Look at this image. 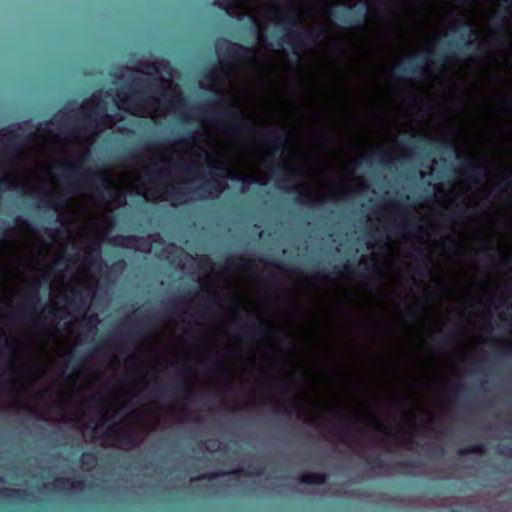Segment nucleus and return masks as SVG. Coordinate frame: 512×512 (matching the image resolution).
I'll use <instances>...</instances> for the list:
<instances>
[{"label": "nucleus", "instance_id": "obj_46", "mask_svg": "<svg viewBox=\"0 0 512 512\" xmlns=\"http://www.w3.org/2000/svg\"><path fill=\"white\" fill-rule=\"evenodd\" d=\"M468 390L469 389L467 387H464V386L454 390L455 400H457L463 407L466 406V403H465L464 400H462L460 398V395H461L462 392H468Z\"/></svg>", "mask_w": 512, "mask_h": 512}, {"label": "nucleus", "instance_id": "obj_62", "mask_svg": "<svg viewBox=\"0 0 512 512\" xmlns=\"http://www.w3.org/2000/svg\"><path fill=\"white\" fill-rule=\"evenodd\" d=\"M423 418L427 422H432L434 420L433 416L427 412L423 414Z\"/></svg>", "mask_w": 512, "mask_h": 512}, {"label": "nucleus", "instance_id": "obj_1", "mask_svg": "<svg viewBox=\"0 0 512 512\" xmlns=\"http://www.w3.org/2000/svg\"><path fill=\"white\" fill-rule=\"evenodd\" d=\"M222 233H218V251L216 261L217 275V355H216V373H217V408L219 413L218 420V448L224 443V423L221 420V412L224 411V246L221 244Z\"/></svg>", "mask_w": 512, "mask_h": 512}, {"label": "nucleus", "instance_id": "obj_34", "mask_svg": "<svg viewBox=\"0 0 512 512\" xmlns=\"http://www.w3.org/2000/svg\"><path fill=\"white\" fill-rule=\"evenodd\" d=\"M117 333L122 335L126 340H136L142 337L140 329L123 331L122 328H119Z\"/></svg>", "mask_w": 512, "mask_h": 512}, {"label": "nucleus", "instance_id": "obj_43", "mask_svg": "<svg viewBox=\"0 0 512 512\" xmlns=\"http://www.w3.org/2000/svg\"><path fill=\"white\" fill-rule=\"evenodd\" d=\"M396 467L399 469H410L417 467V464L411 460H402L396 463Z\"/></svg>", "mask_w": 512, "mask_h": 512}, {"label": "nucleus", "instance_id": "obj_10", "mask_svg": "<svg viewBox=\"0 0 512 512\" xmlns=\"http://www.w3.org/2000/svg\"><path fill=\"white\" fill-rule=\"evenodd\" d=\"M297 171L289 167L285 162H278L274 164L271 169V177L279 180L282 185L280 187L288 189L293 188L297 190L299 185L296 184Z\"/></svg>", "mask_w": 512, "mask_h": 512}, {"label": "nucleus", "instance_id": "obj_36", "mask_svg": "<svg viewBox=\"0 0 512 512\" xmlns=\"http://www.w3.org/2000/svg\"><path fill=\"white\" fill-rule=\"evenodd\" d=\"M460 27L463 28L464 31L468 32L467 33L468 39L465 41L464 46L469 47L470 45H472V42L470 40L471 24L468 20H463L460 23ZM458 28H459V26H453L452 30L456 31V30H458Z\"/></svg>", "mask_w": 512, "mask_h": 512}, {"label": "nucleus", "instance_id": "obj_60", "mask_svg": "<svg viewBox=\"0 0 512 512\" xmlns=\"http://www.w3.org/2000/svg\"><path fill=\"white\" fill-rule=\"evenodd\" d=\"M461 216L462 215L459 213H452V214L448 215L446 218L449 221H455V220H458Z\"/></svg>", "mask_w": 512, "mask_h": 512}, {"label": "nucleus", "instance_id": "obj_47", "mask_svg": "<svg viewBox=\"0 0 512 512\" xmlns=\"http://www.w3.org/2000/svg\"><path fill=\"white\" fill-rule=\"evenodd\" d=\"M167 103L171 106H174L177 109H181L187 105L185 98L182 96L175 101H168Z\"/></svg>", "mask_w": 512, "mask_h": 512}, {"label": "nucleus", "instance_id": "obj_61", "mask_svg": "<svg viewBox=\"0 0 512 512\" xmlns=\"http://www.w3.org/2000/svg\"><path fill=\"white\" fill-rule=\"evenodd\" d=\"M280 340H281V341L288 342V343H289V344H291V345H294V342H293V340H292V337H291V336H289V335H282V336L280 337Z\"/></svg>", "mask_w": 512, "mask_h": 512}, {"label": "nucleus", "instance_id": "obj_58", "mask_svg": "<svg viewBox=\"0 0 512 512\" xmlns=\"http://www.w3.org/2000/svg\"><path fill=\"white\" fill-rule=\"evenodd\" d=\"M474 52L477 53V54H483L485 52V46L483 44H478L474 48Z\"/></svg>", "mask_w": 512, "mask_h": 512}, {"label": "nucleus", "instance_id": "obj_28", "mask_svg": "<svg viewBox=\"0 0 512 512\" xmlns=\"http://www.w3.org/2000/svg\"><path fill=\"white\" fill-rule=\"evenodd\" d=\"M83 468L86 470L93 469L97 464V456L92 451L83 452L80 458Z\"/></svg>", "mask_w": 512, "mask_h": 512}, {"label": "nucleus", "instance_id": "obj_57", "mask_svg": "<svg viewBox=\"0 0 512 512\" xmlns=\"http://www.w3.org/2000/svg\"><path fill=\"white\" fill-rule=\"evenodd\" d=\"M11 182V179L10 177L8 176H4L0 179V188H2L3 186H6L7 184H9Z\"/></svg>", "mask_w": 512, "mask_h": 512}, {"label": "nucleus", "instance_id": "obj_50", "mask_svg": "<svg viewBox=\"0 0 512 512\" xmlns=\"http://www.w3.org/2000/svg\"><path fill=\"white\" fill-rule=\"evenodd\" d=\"M245 182H249V183H253V184H262V182L260 181V179L258 177H247L244 179V182H243V190L245 191L246 190V187H245Z\"/></svg>", "mask_w": 512, "mask_h": 512}, {"label": "nucleus", "instance_id": "obj_29", "mask_svg": "<svg viewBox=\"0 0 512 512\" xmlns=\"http://www.w3.org/2000/svg\"><path fill=\"white\" fill-rule=\"evenodd\" d=\"M258 261L265 265L277 268L282 271H292L293 273H297V274L300 273V269H298V268H289L288 269L285 265H283L282 263H280L276 260H270L265 257H260V258H258Z\"/></svg>", "mask_w": 512, "mask_h": 512}, {"label": "nucleus", "instance_id": "obj_7", "mask_svg": "<svg viewBox=\"0 0 512 512\" xmlns=\"http://www.w3.org/2000/svg\"><path fill=\"white\" fill-rule=\"evenodd\" d=\"M165 80L162 77H154L153 79L143 80L138 79L134 81V84L131 85V89L129 93H119L118 97L121 101L131 104L135 109H126L122 108L126 112L131 115H138V105H136V100L140 102H145L147 100L146 90H154L158 84L163 83Z\"/></svg>", "mask_w": 512, "mask_h": 512}, {"label": "nucleus", "instance_id": "obj_27", "mask_svg": "<svg viewBox=\"0 0 512 512\" xmlns=\"http://www.w3.org/2000/svg\"><path fill=\"white\" fill-rule=\"evenodd\" d=\"M418 55H414V56H411L409 58V63L410 65L409 66H401V65H398L396 67V69L393 71V73L395 74L396 73V70H401L405 73H411V74H415V75H419V76H422L424 73H425V70L423 67H420L418 65H412V63L414 62V60L417 58Z\"/></svg>", "mask_w": 512, "mask_h": 512}, {"label": "nucleus", "instance_id": "obj_5", "mask_svg": "<svg viewBox=\"0 0 512 512\" xmlns=\"http://www.w3.org/2000/svg\"><path fill=\"white\" fill-rule=\"evenodd\" d=\"M83 160L84 156L79 163L61 164L60 179L71 187H76L79 184L89 185L92 184L95 180H99L104 188H109L111 186V181L104 172L90 169L85 170L83 173L79 171V169H81Z\"/></svg>", "mask_w": 512, "mask_h": 512}, {"label": "nucleus", "instance_id": "obj_6", "mask_svg": "<svg viewBox=\"0 0 512 512\" xmlns=\"http://www.w3.org/2000/svg\"><path fill=\"white\" fill-rule=\"evenodd\" d=\"M270 333L269 322L258 312L249 310L239 327L240 337L248 342H254L257 337L267 338Z\"/></svg>", "mask_w": 512, "mask_h": 512}, {"label": "nucleus", "instance_id": "obj_12", "mask_svg": "<svg viewBox=\"0 0 512 512\" xmlns=\"http://www.w3.org/2000/svg\"><path fill=\"white\" fill-rule=\"evenodd\" d=\"M235 55L240 64L248 69L256 68L260 60V56L256 50L244 45L236 46Z\"/></svg>", "mask_w": 512, "mask_h": 512}, {"label": "nucleus", "instance_id": "obj_21", "mask_svg": "<svg viewBox=\"0 0 512 512\" xmlns=\"http://www.w3.org/2000/svg\"><path fill=\"white\" fill-rule=\"evenodd\" d=\"M238 471L247 477H257L264 473V467L257 462L244 461L242 468H240Z\"/></svg>", "mask_w": 512, "mask_h": 512}, {"label": "nucleus", "instance_id": "obj_38", "mask_svg": "<svg viewBox=\"0 0 512 512\" xmlns=\"http://www.w3.org/2000/svg\"><path fill=\"white\" fill-rule=\"evenodd\" d=\"M56 199V196L54 193L48 191L45 193V197L42 199V202L45 206L49 208H57L56 204L54 203V200Z\"/></svg>", "mask_w": 512, "mask_h": 512}, {"label": "nucleus", "instance_id": "obj_55", "mask_svg": "<svg viewBox=\"0 0 512 512\" xmlns=\"http://www.w3.org/2000/svg\"><path fill=\"white\" fill-rule=\"evenodd\" d=\"M350 272H352V267L349 266V265H346L343 270L342 269H337V271H336V273L338 275L346 274V273H350Z\"/></svg>", "mask_w": 512, "mask_h": 512}, {"label": "nucleus", "instance_id": "obj_13", "mask_svg": "<svg viewBox=\"0 0 512 512\" xmlns=\"http://www.w3.org/2000/svg\"><path fill=\"white\" fill-rule=\"evenodd\" d=\"M104 436L131 447L136 446L138 443L136 436L133 433L121 429L118 425L108 428L104 433Z\"/></svg>", "mask_w": 512, "mask_h": 512}, {"label": "nucleus", "instance_id": "obj_15", "mask_svg": "<svg viewBox=\"0 0 512 512\" xmlns=\"http://www.w3.org/2000/svg\"><path fill=\"white\" fill-rule=\"evenodd\" d=\"M229 266V259L226 257V271L228 270ZM230 298V284L228 275L226 274V312L228 311V302ZM226 396L228 395V392L230 390V363H229V347H228V341L226 340ZM230 410L228 400L226 399V414Z\"/></svg>", "mask_w": 512, "mask_h": 512}, {"label": "nucleus", "instance_id": "obj_26", "mask_svg": "<svg viewBox=\"0 0 512 512\" xmlns=\"http://www.w3.org/2000/svg\"><path fill=\"white\" fill-rule=\"evenodd\" d=\"M103 118H109V115L106 113V109H95L92 113H88L84 115L83 121L89 126V127H96L97 125V118L98 117Z\"/></svg>", "mask_w": 512, "mask_h": 512}, {"label": "nucleus", "instance_id": "obj_18", "mask_svg": "<svg viewBox=\"0 0 512 512\" xmlns=\"http://www.w3.org/2000/svg\"><path fill=\"white\" fill-rule=\"evenodd\" d=\"M460 172L468 175L475 182L480 181L485 176L484 166L474 161L466 162Z\"/></svg>", "mask_w": 512, "mask_h": 512}, {"label": "nucleus", "instance_id": "obj_19", "mask_svg": "<svg viewBox=\"0 0 512 512\" xmlns=\"http://www.w3.org/2000/svg\"><path fill=\"white\" fill-rule=\"evenodd\" d=\"M40 296L37 290H33L27 294L23 302V306L14 313H5L4 316L7 318H16L20 315L22 309H33L39 303Z\"/></svg>", "mask_w": 512, "mask_h": 512}, {"label": "nucleus", "instance_id": "obj_37", "mask_svg": "<svg viewBox=\"0 0 512 512\" xmlns=\"http://www.w3.org/2000/svg\"><path fill=\"white\" fill-rule=\"evenodd\" d=\"M20 137H21L20 134H17L15 132H11V137L8 140V142L4 144V149L9 151V152L16 151L17 147H15L13 144H14V142H18Z\"/></svg>", "mask_w": 512, "mask_h": 512}, {"label": "nucleus", "instance_id": "obj_8", "mask_svg": "<svg viewBox=\"0 0 512 512\" xmlns=\"http://www.w3.org/2000/svg\"><path fill=\"white\" fill-rule=\"evenodd\" d=\"M389 206L393 208L395 217L393 221L399 232L420 234L424 232V227L418 219H415L410 207L403 202L393 200L389 202Z\"/></svg>", "mask_w": 512, "mask_h": 512}, {"label": "nucleus", "instance_id": "obj_33", "mask_svg": "<svg viewBox=\"0 0 512 512\" xmlns=\"http://www.w3.org/2000/svg\"><path fill=\"white\" fill-rule=\"evenodd\" d=\"M184 304L183 297H172L165 302V306L172 311H178L179 308Z\"/></svg>", "mask_w": 512, "mask_h": 512}, {"label": "nucleus", "instance_id": "obj_16", "mask_svg": "<svg viewBox=\"0 0 512 512\" xmlns=\"http://www.w3.org/2000/svg\"><path fill=\"white\" fill-rule=\"evenodd\" d=\"M173 392L174 394H177L181 399L187 403H190L193 401V396L190 390L186 385L182 386H175L171 384H164L157 387V393H166V392Z\"/></svg>", "mask_w": 512, "mask_h": 512}, {"label": "nucleus", "instance_id": "obj_32", "mask_svg": "<svg viewBox=\"0 0 512 512\" xmlns=\"http://www.w3.org/2000/svg\"><path fill=\"white\" fill-rule=\"evenodd\" d=\"M485 452V445L483 443H477L463 448L459 451L460 455L467 454H483Z\"/></svg>", "mask_w": 512, "mask_h": 512}, {"label": "nucleus", "instance_id": "obj_2", "mask_svg": "<svg viewBox=\"0 0 512 512\" xmlns=\"http://www.w3.org/2000/svg\"><path fill=\"white\" fill-rule=\"evenodd\" d=\"M216 52V129H217V165L216 181L219 192V206L221 194L224 192V32L218 30L215 41ZM221 207L218 210V225L223 219Z\"/></svg>", "mask_w": 512, "mask_h": 512}, {"label": "nucleus", "instance_id": "obj_25", "mask_svg": "<svg viewBox=\"0 0 512 512\" xmlns=\"http://www.w3.org/2000/svg\"><path fill=\"white\" fill-rule=\"evenodd\" d=\"M428 58H433L434 63L443 66L445 63L457 60V55L455 52H450L448 54H436L434 52H429L428 56L425 57V60Z\"/></svg>", "mask_w": 512, "mask_h": 512}, {"label": "nucleus", "instance_id": "obj_59", "mask_svg": "<svg viewBox=\"0 0 512 512\" xmlns=\"http://www.w3.org/2000/svg\"><path fill=\"white\" fill-rule=\"evenodd\" d=\"M446 240L451 244V247H450L451 249H456V248H458V243H457V241L455 240V238H453V237H448Z\"/></svg>", "mask_w": 512, "mask_h": 512}, {"label": "nucleus", "instance_id": "obj_4", "mask_svg": "<svg viewBox=\"0 0 512 512\" xmlns=\"http://www.w3.org/2000/svg\"><path fill=\"white\" fill-rule=\"evenodd\" d=\"M201 157V154H194V159H192L190 163L185 166L186 173L194 179L200 180V183L193 188H190L186 185H171L165 190L166 198L176 202H184L189 197L195 196L199 194V192L207 190L208 181L206 180L205 169L204 166L198 161L201 159Z\"/></svg>", "mask_w": 512, "mask_h": 512}, {"label": "nucleus", "instance_id": "obj_20", "mask_svg": "<svg viewBox=\"0 0 512 512\" xmlns=\"http://www.w3.org/2000/svg\"><path fill=\"white\" fill-rule=\"evenodd\" d=\"M55 484L58 489L62 490H80L84 487V481L82 479H74L70 477L56 478Z\"/></svg>", "mask_w": 512, "mask_h": 512}, {"label": "nucleus", "instance_id": "obj_11", "mask_svg": "<svg viewBox=\"0 0 512 512\" xmlns=\"http://www.w3.org/2000/svg\"><path fill=\"white\" fill-rule=\"evenodd\" d=\"M289 37L295 40L294 48L302 51L312 45H315L319 34L314 29H308L305 31L291 30L288 33Z\"/></svg>", "mask_w": 512, "mask_h": 512}, {"label": "nucleus", "instance_id": "obj_63", "mask_svg": "<svg viewBox=\"0 0 512 512\" xmlns=\"http://www.w3.org/2000/svg\"><path fill=\"white\" fill-rule=\"evenodd\" d=\"M198 294L199 293H198V291L196 289L188 290L187 293H186V295L190 296V297H196V296H198Z\"/></svg>", "mask_w": 512, "mask_h": 512}, {"label": "nucleus", "instance_id": "obj_52", "mask_svg": "<svg viewBox=\"0 0 512 512\" xmlns=\"http://www.w3.org/2000/svg\"><path fill=\"white\" fill-rule=\"evenodd\" d=\"M487 257L491 261H494L496 259H501V260H508L509 259L508 256L500 254V253H498L497 255L496 254H487Z\"/></svg>", "mask_w": 512, "mask_h": 512}, {"label": "nucleus", "instance_id": "obj_30", "mask_svg": "<svg viewBox=\"0 0 512 512\" xmlns=\"http://www.w3.org/2000/svg\"><path fill=\"white\" fill-rule=\"evenodd\" d=\"M283 392L289 396H291V400L289 401V404L291 406L297 407L299 406L297 397L295 395L296 392V386L294 383L286 382L283 385Z\"/></svg>", "mask_w": 512, "mask_h": 512}, {"label": "nucleus", "instance_id": "obj_56", "mask_svg": "<svg viewBox=\"0 0 512 512\" xmlns=\"http://www.w3.org/2000/svg\"><path fill=\"white\" fill-rule=\"evenodd\" d=\"M213 4L220 10L224 11V0H214Z\"/></svg>", "mask_w": 512, "mask_h": 512}, {"label": "nucleus", "instance_id": "obj_3", "mask_svg": "<svg viewBox=\"0 0 512 512\" xmlns=\"http://www.w3.org/2000/svg\"><path fill=\"white\" fill-rule=\"evenodd\" d=\"M236 128L244 136L253 138L262 144H272L269 153L273 157L290 150L286 135L279 130H260L255 125L254 118L243 112L236 114Z\"/></svg>", "mask_w": 512, "mask_h": 512}, {"label": "nucleus", "instance_id": "obj_22", "mask_svg": "<svg viewBox=\"0 0 512 512\" xmlns=\"http://www.w3.org/2000/svg\"><path fill=\"white\" fill-rule=\"evenodd\" d=\"M326 473H307L298 478V482L303 485H322L327 481Z\"/></svg>", "mask_w": 512, "mask_h": 512}, {"label": "nucleus", "instance_id": "obj_31", "mask_svg": "<svg viewBox=\"0 0 512 512\" xmlns=\"http://www.w3.org/2000/svg\"><path fill=\"white\" fill-rule=\"evenodd\" d=\"M436 150L439 152H456L455 144L450 139H441L438 141V145L436 146Z\"/></svg>", "mask_w": 512, "mask_h": 512}, {"label": "nucleus", "instance_id": "obj_24", "mask_svg": "<svg viewBox=\"0 0 512 512\" xmlns=\"http://www.w3.org/2000/svg\"><path fill=\"white\" fill-rule=\"evenodd\" d=\"M69 306L74 311H81L87 308V299L84 297L82 292L75 291L72 296L69 298Z\"/></svg>", "mask_w": 512, "mask_h": 512}, {"label": "nucleus", "instance_id": "obj_14", "mask_svg": "<svg viewBox=\"0 0 512 512\" xmlns=\"http://www.w3.org/2000/svg\"><path fill=\"white\" fill-rule=\"evenodd\" d=\"M366 7V4L360 7H352L350 15L346 17L343 22L352 28H363L366 21Z\"/></svg>", "mask_w": 512, "mask_h": 512}, {"label": "nucleus", "instance_id": "obj_39", "mask_svg": "<svg viewBox=\"0 0 512 512\" xmlns=\"http://www.w3.org/2000/svg\"><path fill=\"white\" fill-rule=\"evenodd\" d=\"M273 405L276 409L277 412H280V413H283V414H287V415H291V411L290 409H288V403L287 402H283V401H274L273 402Z\"/></svg>", "mask_w": 512, "mask_h": 512}, {"label": "nucleus", "instance_id": "obj_9", "mask_svg": "<svg viewBox=\"0 0 512 512\" xmlns=\"http://www.w3.org/2000/svg\"><path fill=\"white\" fill-rule=\"evenodd\" d=\"M230 42L226 39V136L228 135L230 131L229 126V120L232 117V112L230 109V97H231V90H230V77L228 73V59L230 57ZM226 182L229 180H232L233 173L230 167L229 162V149H228V142L226 141ZM228 189V184L226 183V190Z\"/></svg>", "mask_w": 512, "mask_h": 512}, {"label": "nucleus", "instance_id": "obj_64", "mask_svg": "<svg viewBox=\"0 0 512 512\" xmlns=\"http://www.w3.org/2000/svg\"><path fill=\"white\" fill-rule=\"evenodd\" d=\"M48 315L53 316L54 318L57 317V310L55 308H49L47 310Z\"/></svg>", "mask_w": 512, "mask_h": 512}, {"label": "nucleus", "instance_id": "obj_54", "mask_svg": "<svg viewBox=\"0 0 512 512\" xmlns=\"http://www.w3.org/2000/svg\"><path fill=\"white\" fill-rule=\"evenodd\" d=\"M511 5H512V0H502L500 3V8L503 12H507Z\"/></svg>", "mask_w": 512, "mask_h": 512}, {"label": "nucleus", "instance_id": "obj_49", "mask_svg": "<svg viewBox=\"0 0 512 512\" xmlns=\"http://www.w3.org/2000/svg\"><path fill=\"white\" fill-rule=\"evenodd\" d=\"M165 173H166L165 169H163V170H161L160 172H157V173H149L148 174V179L151 180V181H154L156 179L162 178Z\"/></svg>", "mask_w": 512, "mask_h": 512}, {"label": "nucleus", "instance_id": "obj_35", "mask_svg": "<svg viewBox=\"0 0 512 512\" xmlns=\"http://www.w3.org/2000/svg\"><path fill=\"white\" fill-rule=\"evenodd\" d=\"M239 261H240L241 268L244 271H246L250 274H253L256 272V265H255V261L253 259L240 258Z\"/></svg>", "mask_w": 512, "mask_h": 512}, {"label": "nucleus", "instance_id": "obj_42", "mask_svg": "<svg viewBox=\"0 0 512 512\" xmlns=\"http://www.w3.org/2000/svg\"><path fill=\"white\" fill-rule=\"evenodd\" d=\"M377 159L381 164L384 165H391L392 161L389 160V154L386 151H379L377 153Z\"/></svg>", "mask_w": 512, "mask_h": 512}, {"label": "nucleus", "instance_id": "obj_41", "mask_svg": "<svg viewBox=\"0 0 512 512\" xmlns=\"http://www.w3.org/2000/svg\"><path fill=\"white\" fill-rule=\"evenodd\" d=\"M195 139V133L193 131H186L182 136L177 139L178 143H189Z\"/></svg>", "mask_w": 512, "mask_h": 512}, {"label": "nucleus", "instance_id": "obj_53", "mask_svg": "<svg viewBox=\"0 0 512 512\" xmlns=\"http://www.w3.org/2000/svg\"><path fill=\"white\" fill-rule=\"evenodd\" d=\"M92 401L97 405V406H100V407H105L107 406V402L104 398L102 397H93L92 398Z\"/></svg>", "mask_w": 512, "mask_h": 512}, {"label": "nucleus", "instance_id": "obj_23", "mask_svg": "<svg viewBox=\"0 0 512 512\" xmlns=\"http://www.w3.org/2000/svg\"><path fill=\"white\" fill-rule=\"evenodd\" d=\"M295 200L300 204H306L313 207L324 203L326 201V197L315 196L312 193L305 191L300 192L299 196Z\"/></svg>", "mask_w": 512, "mask_h": 512}, {"label": "nucleus", "instance_id": "obj_45", "mask_svg": "<svg viewBox=\"0 0 512 512\" xmlns=\"http://www.w3.org/2000/svg\"><path fill=\"white\" fill-rule=\"evenodd\" d=\"M95 251H96V257L95 258H92L90 259L91 261V264L92 265H97V266H101L103 264V260L101 258V249H100V246H96L95 247Z\"/></svg>", "mask_w": 512, "mask_h": 512}, {"label": "nucleus", "instance_id": "obj_40", "mask_svg": "<svg viewBox=\"0 0 512 512\" xmlns=\"http://www.w3.org/2000/svg\"><path fill=\"white\" fill-rule=\"evenodd\" d=\"M365 461L368 464L373 465L377 468H383L384 467V461L380 458V456H374V457H366Z\"/></svg>", "mask_w": 512, "mask_h": 512}, {"label": "nucleus", "instance_id": "obj_44", "mask_svg": "<svg viewBox=\"0 0 512 512\" xmlns=\"http://www.w3.org/2000/svg\"><path fill=\"white\" fill-rule=\"evenodd\" d=\"M3 354L8 356L9 358H14L17 355V349L11 343H7L5 345Z\"/></svg>", "mask_w": 512, "mask_h": 512}, {"label": "nucleus", "instance_id": "obj_51", "mask_svg": "<svg viewBox=\"0 0 512 512\" xmlns=\"http://www.w3.org/2000/svg\"><path fill=\"white\" fill-rule=\"evenodd\" d=\"M179 375L186 376L191 372V368L188 364H184L178 369Z\"/></svg>", "mask_w": 512, "mask_h": 512}, {"label": "nucleus", "instance_id": "obj_17", "mask_svg": "<svg viewBox=\"0 0 512 512\" xmlns=\"http://www.w3.org/2000/svg\"><path fill=\"white\" fill-rule=\"evenodd\" d=\"M279 23L283 24L285 28L298 26L301 22V15L295 6H289L285 13L279 17Z\"/></svg>", "mask_w": 512, "mask_h": 512}, {"label": "nucleus", "instance_id": "obj_48", "mask_svg": "<svg viewBox=\"0 0 512 512\" xmlns=\"http://www.w3.org/2000/svg\"><path fill=\"white\" fill-rule=\"evenodd\" d=\"M102 344L108 347H119L118 341L115 336L107 337Z\"/></svg>", "mask_w": 512, "mask_h": 512}]
</instances>
